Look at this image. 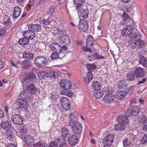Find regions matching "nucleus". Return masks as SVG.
<instances>
[{
    "label": "nucleus",
    "mask_w": 147,
    "mask_h": 147,
    "mask_svg": "<svg viewBox=\"0 0 147 147\" xmlns=\"http://www.w3.org/2000/svg\"><path fill=\"white\" fill-rule=\"evenodd\" d=\"M146 78H143L142 80L138 81V83L137 84V85L141 86L144 84L146 82Z\"/></svg>",
    "instance_id": "obj_54"
},
{
    "label": "nucleus",
    "mask_w": 147,
    "mask_h": 147,
    "mask_svg": "<svg viewBox=\"0 0 147 147\" xmlns=\"http://www.w3.org/2000/svg\"><path fill=\"white\" fill-rule=\"evenodd\" d=\"M130 38L136 39H139L142 38V35L140 32L136 31L135 33H132L131 35H130Z\"/></svg>",
    "instance_id": "obj_35"
},
{
    "label": "nucleus",
    "mask_w": 147,
    "mask_h": 147,
    "mask_svg": "<svg viewBox=\"0 0 147 147\" xmlns=\"http://www.w3.org/2000/svg\"><path fill=\"white\" fill-rule=\"evenodd\" d=\"M69 125H71V123L73 124L78 122V117L75 113L74 112L70 114L69 116Z\"/></svg>",
    "instance_id": "obj_14"
},
{
    "label": "nucleus",
    "mask_w": 147,
    "mask_h": 147,
    "mask_svg": "<svg viewBox=\"0 0 147 147\" xmlns=\"http://www.w3.org/2000/svg\"><path fill=\"white\" fill-rule=\"evenodd\" d=\"M126 82L125 80H120L118 83L117 86L119 88H124L126 86Z\"/></svg>",
    "instance_id": "obj_38"
},
{
    "label": "nucleus",
    "mask_w": 147,
    "mask_h": 147,
    "mask_svg": "<svg viewBox=\"0 0 147 147\" xmlns=\"http://www.w3.org/2000/svg\"><path fill=\"white\" fill-rule=\"evenodd\" d=\"M115 99V98L114 95L112 94H106L103 99L104 102L107 104L112 103Z\"/></svg>",
    "instance_id": "obj_15"
},
{
    "label": "nucleus",
    "mask_w": 147,
    "mask_h": 147,
    "mask_svg": "<svg viewBox=\"0 0 147 147\" xmlns=\"http://www.w3.org/2000/svg\"><path fill=\"white\" fill-rule=\"evenodd\" d=\"M93 42L94 39L93 37L90 35H89L86 40V46L87 47H82L81 49L82 52H84L85 54L91 53L92 51L90 48L92 47L94 44Z\"/></svg>",
    "instance_id": "obj_1"
},
{
    "label": "nucleus",
    "mask_w": 147,
    "mask_h": 147,
    "mask_svg": "<svg viewBox=\"0 0 147 147\" xmlns=\"http://www.w3.org/2000/svg\"><path fill=\"white\" fill-rule=\"evenodd\" d=\"M36 80V76L33 73H28L24 78L22 82L24 85H27L31 82H35Z\"/></svg>",
    "instance_id": "obj_4"
},
{
    "label": "nucleus",
    "mask_w": 147,
    "mask_h": 147,
    "mask_svg": "<svg viewBox=\"0 0 147 147\" xmlns=\"http://www.w3.org/2000/svg\"><path fill=\"white\" fill-rule=\"evenodd\" d=\"M60 53H52L51 55V58L52 59H55L57 58H60Z\"/></svg>",
    "instance_id": "obj_50"
},
{
    "label": "nucleus",
    "mask_w": 147,
    "mask_h": 147,
    "mask_svg": "<svg viewBox=\"0 0 147 147\" xmlns=\"http://www.w3.org/2000/svg\"><path fill=\"white\" fill-rule=\"evenodd\" d=\"M34 3L33 0H29V3L28 4V7H31L33 6Z\"/></svg>",
    "instance_id": "obj_62"
},
{
    "label": "nucleus",
    "mask_w": 147,
    "mask_h": 147,
    "mask_svg": "<svg viewBox=\"0 0 147 147\" xmlns=\"http://www.w3.org/2000/svg\"><path fill=\"white\" fill-rule=\"evenodd\" d=\"M101 86L100 84L98 82H94L92 83L91 87L92 91H96L100 90Z\"/></svg>",
    "instance_id": "obj_31"
},
{
    "label": "nucleus",
    "mask_w": 147,
    "mask_h": 147,
    "mask_svg": "<svg viewBox=\"0 0 147 147\" xmlns=\"http://www.w3.org/2000/svg\"><path fill=\"white\" fill-rule=\"evenodd\" d=\"M134 89V86H131L129 88H128L127 89V92L129 94H131Z\"/></svg>",
    "instance_id": "obj_56"
},
{
    "label": "nucleus",
    "mask_w": 147,
    "mask_h": 147,
    "mask_svg": "<svg viewBox=\"0 0 147 147\" xmlns=\"http://www.w3.org/2000/svg\"><path fill=\"white\" fill-rule=\"evenodd\" d=\"M29 92L26 90H23L20 94V96L21 98H24L26 99L28 101H30V100L32 99V97L30 96V95L29 94Z\"/></svg>",
    "instance_id": "obj_24"
},
{
    "label": "nucleus",
    "mask_w": 147,
    "mask_h": 147,
    "mask_svg": "<svg viewBox=\"0 0 147 147\" xmlns=\"http://www.w3.org/2000/svg\"><path fill=\"white\" fill-rule=\"evenodd\" d=\"M123 144L124 146L127 147L129 146V142H127V139H125L123 141Z\"/></svg>",
    "instance_id": "obj_60"
},
{
    "label": "nucleus",
    "mask_w": 147,
    "mask_h": 147,
    "mask_svg": "<svg viewBox=\"0 0 147 147\" xmlns=\"http://www.w3.org/2000/svg\"><path fill=\"white\" fill-rule=\"evenodd\" d=\"M21 10L20 7L18 6L15 7L13 10L12 16L13 18H17L21 14Z\"/></svg>",
    "instance_id": "obj_25"
},
{
    "label": "nucleus",
    "mask_w": 147,
    "mask_h": 147,
    "mask_svg": "<svg viewBox=\"0 0 147 147\" xmlns=\"http://www.w3.org/2000/svg\"><path fill=\"white\" fill-rule=\"evenodd\" d=\"M25 140L26 144L28 145H32L34 144L33 138L30 136L26 137Z\"/></svg>",
    "instance_id": "obj_42"
},
{
    "label": "nucleus",
    "mask_w": 147,
    "mask_h": 147,
    "mask_svg": "<svg viewBox=\"0 0 147 147\" xmlns=\"http://www.w3.org/2000/svg\"><path fill=\"white\" fill-rule=\"evenodd\" d=\"M68 142L70 145H75L79 141L78 137L76 135L72 134L70 135L68 139Z\"/></svg>",
    "instance_id": "obj_19"
},
{
    "label": "nucleus",
    "mask_w": 147,
    "mask_h": 147,
    "mask_svg": "<svg viewBox=\"0 0 147 147\" xmlns=\"http://www.w3.org/2000/svg\"><path fill=\"white\" fill-rule=\"evenodd\" d=\"M30 34L27 32L24 31L23 34L24 38H21L19 41V44L21 45H25L28 44L30 40H32L34 38V34Z\"/></svg>",
    "instance_id": "obj_2"
},
{
    "label": "nucleus",
    "mask_w": 147,
    "mask_h": 147,
    "mask_svg": "<svg viewBox=\"0 0 147 147\" xmlns=\"http://www.w3.org/2000/svg\"><path fill=\"white\" fill-rule=\"evenodd\" d=\"M104 58V57L97 53L89 56L88 57V60L91 61H94L97 59Z\"/></svg>",
    "instance_id": "obj_28"
},
{
    "label": "nucleus",
    "mask_w": 147,
    "mask_h": 147,
    "mask_svg": "<svg viewBox=\"0 0 147 147\" xmlns=\"http://www.w3.org/2000/svg\"><path fill=\"white\" fill-rule=\"evenodd\" d=\"M87 67L89 71L88 72H91L92 71H94L96 69V66L94 64H88L87 65Z\"/></svg>",
    "instance_id": "obj_49"
},
{
    "label": "nucleus",
    "mask_w": 147,
    "mask_h": 147,
    "mask_svg": "<svg viewBox=\"0 0 147 147\" xmlns=\"http://www.w3.org/2000/svg\"><path fill=\"white\" fill-rule=\"evenodd\" d=\"M28 30L25 31L29 33L30 34H32V33L34 34V38H35L36 34L35 33L41 30V28L40 26L38 24H30L28 26Z\"/></svg>",
    "instance_id": "obj_5"
},
{
    "label": "nucleus",
    "mask_w": 147,
    "mask_h": 147,
    "mask_svg": "<svg viewBox=\"0 0 147 147\" xmlns=\"http://www.w3.org/2000/svg\"><path fill=\"white\" fill-rule=\"evenodd\" d=\"M60 84L61 88L65 90H68L71 87V82L68 80H61Z\"/></svg>",
    "instance_id": "obj_13"
},
{
    "label": "nucleus",
    "mask_w": 147,
    "mask_h": 147,
    "mask_svg": "<svg viewBox=\"0 0 147 147\" xmlns=\"http://www.w3.org/2000/svg\"><path fill=\"white\" fill-rule=\"evenodd\" d=\"M125 116L127 117H130L132 115L131 110L128 109L127 111L125 112Z\"/></svg>",
    "instance_id": "obj_55"
},
{
    "label": "nucleus",
    "mask_w": 147,
    "mask_h": 147,
    "mask_svg": "<svg viewBox=\"0 0 147 147\" xmlns=\"http://www.w3.org/2000/svg\"><path fill=\"white\" fill-rule=\"evenodd\" d=\"M1 125L3 129L9 130L11 128V125L8 121H3L1 124Z\"/></svg>",
    "instance_id": "obj_32"
},
{
    "label": "nucleus",
    "mask_w": 147,
    "mask_h": 147,
    "mask_svg": "<svg viewBox=\"0 0 147 147\" xmlns=\"http://www.w3.org/2000/svg\"><path fill=\"white\" fill-rule=\"evenodd\" d=\"M127 92L125 91H119L117 93V98L119 99H122L126 95Z\"/></svg>",
    "instance_id": "obj_46"
},
{
    "label": "nucleus",
    "mask_w": 147,
    "mask_h": 147,
    "mask_svg": "<svg viewBox=\"0 0 147 147\" xmlns=\"http://www.w3.org/2000/svg\"><path fill=\"white\" fill-rule=\"evenodd\" d=\"M60 131L62 136L64 137H66L67 136L69 135V132L67 129L65 127L61 128Z\"/></svg>",
    "instance_id": "obj_41"
},
{
    "label": "nucleus",
    "mask_w": 147,
    "mask_h": 147,
    "mask_svg": "<svg viewBox=\"0 0 147 147\" xmlns=\"http://www.w3.org/2000/svg\"><path fill=\"white\" fill-rule=\"evenodd\" d=\"M134 28L131 26H128L124 28L121 31V34L124 36H128L130 37V35L132 34V32Z\"/></svg>",
    "instance_id": "obj_9"
},
{
    "label": "nucleus",
    "mask_w": 147,
    "mask_h": 147,
    "mask_svg": "<svg viewBox=\"0 0 147 147\" xmlns=\"http://www.w3.org/2000/svg\"><path fill=\"white\" fill-rule=\"evenodd\" d=\"M143 130L145 131L147 130V118H146L143 122Z\"/></svg>",
    "instance_id": "obj_53"
},
{
    "label": "nucleus",
    "mask_w": 147,
    "mask_h": 147,
    "mask_svg": "<svg viewBox=\"0 0 147 147\" xmlns=\"http://www.w3.org/2000/svg\"><path fill=\"white\" fill-rule=\"evenodd\" d=\"M58 76V74L56 72H49L47 73V77L51 80L54 79Z\"/></svg>",
    "instance_id": "obj_39"
},
{
    "label": "nucleus",
    "mask_w": 147,
    "mask_h": 147,
    "mask_svg": "<svg viewBox=\"0 0 147 147\" xmlns=\"http://www.w3.org/2000/svg\"><path fill=\"white\" fill-rule=\"evenodd\" d=\"M40 23L42 26L45 27V26L49 24L50 22L48 20H41L40 22Z\"/></svg>",
    "instance_id": "obj_51"
},
{
    "label": "nucleus",
    "mask_w": 147,
    "mask_h": 147,
    "mask_svg": "<svg viewBox=\"0 0 147 147\" xmlns=\"http://www.w3.org/2000/svg\"><path fill=\"white\" fill-rule=\"evenodd\" d=\"M117 120L118 122L121 123L124 125H125L127 124L129 121L128 117L123 115L119 116Z\"/></svg>",
    "instance_id": "obj_23"
},
{
    "label": "nucleus",
    "mask_w": 147,
    "mask_h": 147,
    "mask_svg": "<svg viewBox=\"0 0 147 147\" xmlns=\"http://www.w3.org/2000/svg\"><path fill=\"white\" fill-rule=\"evenodd\" d=\"M137 78H141L144 75L145 71L141 67L136 68L134 71Z\"/></svg>",
    "instance_id": "obj_16"
},
{
    "label": "nucleus",
    "mask_w": 147,
    "mask_h": 147,
    "mask_svg": "<svg viewBox=\"0 0 147 147\" xmlns=\"http://www.w3.org/2000/svg\"><path fill=\"white\" fill-rule=\"evenodd\" d=\"M69 125L71 128L73 133L76 135H79L81 134L82 130V125L79 122Z\"/></svg>",
    "instance_id": "obj_6"
},
{
    "label": "nucleus",
    "mask_w": 147,
    "mask_h": 147,
    "mask_svg": "<svg viewBox=\"0 0 147 147\" xmlns=\"http://www.w3.org/2000/svg\"><path fill=\"white\" fill-rule=\"evenodd\" d=\"M93 76L91 72H88L84 77V82L86 84L89 83L93 79Z\"/></svg>",
    "instance_id": "obj_26"
},
{
    "label": "nucleus",
    "mask_w": 147,
    "mask_h": 147,
    "mask_svg": "<svg viewBox=\"0 0 147 147\" xmlns=\"http://www.w3.org/2000/svg\"><path fill=\"white\" fill-rule=\"evenodd\" d=\"M47 73L46 71H41L38 73V75L39 78L45 79L47 77Z\"/></svg>",
    "instance_id": "obj_44"
},
{
    "label": "nucleus",
    "mask_w": 147,
    "mask_h": 147,
    "mask_svg": "<svg viewBox=\"0 0 147 147\" xmlns=\"http://www.w3.org/2000/svg\"><path fill=\"white\" fill-rule=\"evenodd\" d=\"M136 103V99L135 98H133L130 101V105L134 104Z\"/></svg>",
    "instance_id": "obj_64"
},
{
    "label": "nucleus",
    "mask_w": 147,
    "mask_h": 147,
    "mask_svg": "<svg viewBox=\"0 0 147 147\" xmlns=\"http://www.w3.org/2000/svg\"><path fill=\"white\" fill-rule=\"evenodd\" d=\"M141 143L143 144H145L147 142V135L145 134L141 140Z\"/></svg>",
    "instance_id": "obj_52"
},
{
    "label": "nucleus",
    "mask_w": 147,
    "mask_h": 147,
    "mask_svg": "<svg viewBox=\"0 0 147 147\" xmlns=\"http://www.w3.org/2000/svg\"><path fill=\"white\" fill-rule=\"evenodd\" d=\"M114 139V136L110 134L105 137L102 140L103 143L105 144L112 145Z\"/></svg>",
    "instance_id": "obj_18"
},
{
    "label": "nucleus",
    "mask_w": 147,
    "mask_h": 147,
    "mask_svg": "<svg viewBox=\"0 0 147 147\" xmlns=\"http://www.w3.org/2000/svg\"><path fill=\"white\" fill-rule=\"evenodd\" d=\"M132 115L134 116H137L138 115L140 112V109L137 106L133 107L131 109Z\"/></svg>",
    "instance_id": "obj_37"
},
{
    "label": "nucleus",
    "mask_w": 147,
    "mask_h": 147,
    "mask_svg": "<svg viewBox=\"0 0 147 147\" xmlns=\"http://www.w3.org/2000/svg\"><path fill=\"white\" fill-rule=\"evenodd\" d=\"M144 45V42L142 40H135L131 41L129 46L132 48H140Z\"/></svg>",
    "instance_id": "obj_12"
},
{
    "label": "nucleus",
    "mask_w": 147,
    "mask_h": 147,
    "mask_svg": "<svg viewBox=\"0 0 147 147\" xmlns=\"http://www.w3.org/2000/svg\"><path fill=\"white\" fill-rule=\"evenodd\" d=\"M5 33V30L4 28L0 29V37L3 36Z\"/></svg>",
    "instance_id": "obj_59"
},
{
    "label": "nucleus",
    "mask_w": 147,
    "mask_h": 147,
    "mask_svg": "<svg viewBox=\"0 0 147 147\" xmlns=\"http://www.w3.org/2000/svg\"><path fill=\"white\" fill-rule=\"evenodd\" d=\"M26 90L31 94L35 93L37 91L36 86L33 83H30L27 86Z\"/></svg>",
    "instance_id": "obj_20"
},
{
    "label": "nucleus",
    "mask_w": 147,
    "mask_h": 147,
    "mask_svg": "<svg viewBox=\"0 0 147 147\" xmlns=\"http://www.w3.org/2000/svg\"><path fill=\"white\" fill-rule=\"evenodd\" d=\"M77 11L79 15L80 14L82 18L86 19L88 17L89 13L88 9H84L81 8H80L79 12L78 11Z\"/></svg>",
    "instance_id": "obj_22"
},
{
    "label": "nucleus",
    "mask_w": 147,
    "mask_h": 147,
    "mask_svg": "<svg viewBox=\"0 0 147 147\" xmlns=\"http://www.w3.org/2000/svg\"><path fill=\"white\" fill-rule=\"evenodd\" d=\"M24 69H29L31 66L30 63L28 61H24L22 64Z\"/></svg>",
    "instance_id": "obj_45"
},
{
    "label": "nucleus",
    "mask_w": 147,
    "mask_h": 147,
    "mask_svg": "<svg viewBox=\"0 0 147 147\" xmlns=\"http://www.w3.org/2000/svg\"><path fill=\"white\" fill-rule=\"evenodd\" d=\"M29 101H28L26 99L20 98L17 100V103L20 109H26L28 107V102Z\"/></svg>",
    "instance_id": "obj_10"
},
{
    "label": "nucleus",
    "mask_w": 147,
    "mask_h": 147,
    "mask_svg": "<svg viewBox=\"0 0 147 147\" xmlns=\"http://www.w3.org/2000/svg\"><path fill=\"white\" fill-rule=\"evenodd\" d=\"M57 32L58 34H61L59 37L60 41L61 43H65L67 45L70 43V40L69 36L66 34V32L65 30H58Z\"/></svg>",
    "instance_id": "obj_3"
},
{
    "label": "nucleus",
    "mask_w": 147,
    "mask_h": 147,
    "mask_svg": "<svg viewBox=\"0 0 147 147\" xmlns=\"http://www.w3.org/2000/svg\"><path fill=\"white\" fill-rule=\"evenodd\" d=\"M49 12L50 14H51V15H52L54 13L55 10L53 7L51 6L50 7Z\"/></svg>",
    "instance_id": "obj_61"
},
{
    "label": "nucleus",
    "mask_w": 147,
    "mask_h": 147,
    "mask_svg": "<svg viewBox=\"0 0 147 147\" xmlns=\"http://www.w3.org/2000/svg\"><path fill=\"white\" fill-rule=\"evenodd\" d=\"M60 93L61 94H63L69 97H71L73 95L72 92L68 90H61L60 92Z\"/></svg>",
    "instance_id": "obj_36"
},
{
    "label": "nucleus",
    "mask_w": 147,
    "mask_h": 147,
    "mask_svg": "<svg viewBox=\"0 0 147 147\" xmlns=\"http://www.w3.org/2000/svg\"><path fill=\"white\" fill-rule=\"evenodd\" d=\"M134 73L132 72H130L128 73L127 75V80L129 81H132L135 78V76L134 74Z\"/></svg>",
    "instance_id": "obj_43"
},
{
    "label": "nucleus",
    "mask_w": 147,
    "mask_h": 147,
    "mask_svg": "<svg viewBox=\"0 0 147 147\" xmlns=\"http://www.w3.org/2000/svg\"><path fill=\"white\" fill-rule=\"evenodd\" d=\"M34 55L33 53L28 51L25 52L23 53V57L24 58L28 60H31L33 58Z\"/></svg>",
    "instance_id": "obj_27"
},
{
    "label": "nucleus",
    "mask_w": 147,
    "mask_h": 147,
    "mask_svg": "<svg viewBox=\"0 0 147 147\" xmlns=\"http://www.w3.org/2000/svg\"><path fill=\"white\" fill-rule=\"evenodd\" d=\"M50 0H40L38 5L42 4V5H45L46 2H48Z\"/></svg>",
    "instance_id": "obj_58"
},
{
    "label": "nucleus",
    "mask_w": 147,
    "mask_h": 147,
    "mask_svg": "<svg viewBox=\"0 0 147 147\" xmlns=\"http://www.w3.org/2000/svg\"><path fill=\"white\" fill-rule=\"evenodd\" d=\"M51 49L55 53H60L62 51V47L57 43H52L51 45Z\"/></svg>",
    "instance_id": "obj_21"
},
{
    "label": "nucleus",
    "mask_w": 147,
    "mask_h": 147,
    "mask_svg": "<svg viewBox=\"0 0 147 147\" xmlns=\"http://www.w3.org/2000/svg\"><path fill=\"white\" fill-rule=\"evenodd\" d=\"M85 2V0H74V3L75 4H76V9L77 11L79 12L80 8H81L82 4Z\"/></svg>",
    "instance_id": "obj_34"
},
{
    "label": "nucleus",
    "mask_w": 147,
    "mask_h": 147,
    "mask_svg": "<svg viewBox=\"0 0 147 147\" xmlns=\"http://www.w3.org/2000/svg\"><path fill=\"white\" fill-rule=\"evenodd\" d=\"M47 144L45 143L39 142L34 145V147H47Z\"/></svg>",
    "instance_id": "obj_48"
},
{
    "label": "nucleus",
    "mask_w": 147,
    "mask_h": 147,
    "mask_svg": "<svg viewBox=\"0 0 147 147\" xmlns=\"http://www.w3.org/2000/svg\"><path fill=\"white\" fill-rule=\"evenodd\" d=\"M139 63L144 67H147V58L144 57H141L139 59Z\"/></svg>",
    "instance_id": "obj_40"
},
{
    "label": "nucleus",
    "mask_w": 147,
    "mask_h": 147,
    "mask_svg": "<svg viewBox=\"0 0 147 147\" xmlns=\"http://www.w3.org/2000/svg\"><path fill=\"white\" fill-rule=\"evenodd\" d=\"M61 105L63 108L66 111L69 110L71 107L70 101L68 98L66 97H61L60 99Z\"/></svg>",
    "instance_id": "obj_7"
},
{
    "label": "nucleus",
    "mask_w": 147,
    "mask_h": 147,
    "mask_svg": "<svg viewBox=\"0 0 147 147\" xmlns=\"http://www.w3.org/2000/svg\"><path fill=\"white\" fill-rule=\"evenodd\" d=\"M64 139L59 138L57 140V144L58 147H67V144L64 142Z\"/></svg>",
    "instance_id": "obj_30"
},
{
    "label": "nucleus",
    "mask_w": 147,
    "mask_h": 147,
    "mask_svg": "<svg viewBox=\"0 0 147 147\" xmlns=\"http://www.w3.org/2000/svg\"><path fill=\"white\" fill-rule=\"evenodd\" d=\"M11 120L14 124L21 125L23 123V120L21 116L19 115H15L11 117Z\"/></svg>",
    "instance_id": "obj_11"
},
{
    "label": "nucleus",
    "mask_w": 147,
    "mask_h": 147,
    "mask_svg": "<svg viewBox=\"0 0 147 147\" xmlns=\"http://www.w3.org/2000/svg\"><path fill=\"white\" fill-rule=\"evenodd\" d=\"M121 17L123 18V20L125 22H128L130 20L129 16L126 13L124 12H123V13L121 15Z\"/></svg>",
    "instance_id": "obj_47"
},
{
    "label": "nucleus",
    "mask_w": 147,
    "mask_h": 147,
    "mask_svg": "<svg viewBox=\"0 0 147 147\" xmlns=\"http://www.w3.org/2000/svg\"><path fill=\"white\" fill-rule=\"evenodd\" d=\"M11 63L13 66L18 68L19 67V66L16 64L13 61H11Z\"/></svg>",
    "instance_id": "obj_63"
},
{
    "label": "nucleus",
    "mask_w": 147,
    "mask_h": 147,
    "mask_svg": "<svg viewBox=\"0 0 147 147\" xmlns=\"http://www.w3.org/2000/svg\"><path fill=\"white\" fill-rule=\"evenodd\" d=\"M78 27L82 30V31H86L88 28V24L87 21L85 20H81L78 25Z\"/></svg>",
    "instance_id": "obj_17"
},
{
    "label": "nucleus",
    "mask_w": 147,
    "mask_h": 147,
    "mask_svg": "<svg viewBox=\"0 0 147 147\" xmlns=\"http://www.w3.org/2000/svg\"><path fill=\"white\" fill-rule=\"evenodd\" d=\"M92 92L93 96L97 99L101 98L103 96V92L100 90L96 91H92Z\"/></svg>",
    "instance_id": "obj_29"
},
{
    "label": "nucleus",
    "mask_w": 147,
    "mask_h": 147,
    "mask_svg": "<svg viewBox=\"0 0 147 147\" xmlns=\"http://www.w3.org/2000/svg\"><path fill=\"white\" fill-rule=\"evenodd\" d=\"M57 142H52L50 144L49 147H57Z\"/></svg>",
    "instance_id": "obj_57"
},
{
    "label": "nucleus",
    "mask_w": 147,
    "mask_h": 147,
    "mask_svg": "<svg viewBox=\"0 0 147 147\" xmlns=\"http://www.w3.org/2000/svg\"><path fill=\"white\" fill-rule=\"evenodd\" d=\"M35 64L38 66L42 67L46 64L47 61L45 57L42 56H38L35 59Z\"/></svg>",
    "instance_id": "obj_8"
},
{
    "label": "nucleus",
    "mask_w": 147,
    "mask_h": 147,
    "mask_svg": "<svg viewBox=\"0 0 147 147\" xmlns=\"http://www.w3.org/2000/svg\"><path fill=\"white\" fill-rule=\"evenodd\" d=\"M115 130L117 131H122L125 128V125L118 122V123L115 124L114 126Z\"/></svg>",
    "instance_id": "obj_33"
}]
</instances>
